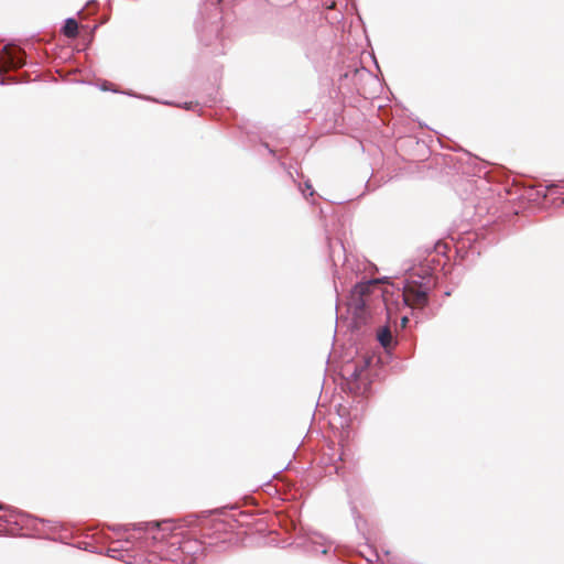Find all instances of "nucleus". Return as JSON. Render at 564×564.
Instances as JSON below:
<instances>
[{"mask_svg":"<svg viewBox=\"0 0 564 564\" xmlns=\"http://www.w3.org/2000/svg\"><path fill=\"white\" fill-rule=\"evenodd\" d=\"M432 288L431 281L420 282L416 280L406 281L402 296L405 305L412 308H423L429 302V292Z\"/></svg>","mask_w":564,"mask_h":564,"instance_id":"obj_1","label":"nucleus"},{"mask_svg":"<svg viewBox=\"0 0 564 564\" xmlns=\"http://www.w3.org/2000/svg\"><path fill=\"white\" fill-rule=\"evenodd\" d=\"M371 284L372 283L359 284L355 288L349 302V311L351 314H358V310H361V313L368 312L367 296L369 295Z\"/></svg>","mask_w":564,"mask_h":564,"instance_id":"obj_2","label":"nucleus"},{"mask_svg":"<svg viewBox=\"0 0 564 564\" xmlns=\"http://www.w3.org/2000/svg\"><path fill=\"white\" fill-rule=\"evenodd\" d=\"M0 59L3 63L4 70L19 68L24 64L23 52L20 50H6Z\"/></svg>","mask_w":564,"mask_h":564,"instance_id":"obj_3","label":"nucleus"},{"mask_svg":"<svg viewBox=\"0 0 564 564\" xmlns=\"http://www.w3.org/2000/svg\"><path fill=\"white\" fill-rule=\"evenodd\" d=\"M63 34L69 39H75L78 34V23L75 19H67L63 26Z\"/></svg>","mask_w":564,"mask_h":564,"instance_id":"obj_4","label":"nucleus"},{"mask_svg":"<svg viewBox=\"0 0 564 564\" xmlns=\"http://www.w3.org/2000/svg\"><path fill=\"white\" fill-rule=\"evenodd\" d=\"M378 340L383 347H389L392 341V334L389 327H383L378 333Z\"/></svg>","mask_w":564,"mask_h":564,"instance_id":"obj_5","label":"nucleus"},{"mask_svg":"<svg viewBox=\"0 0 564 564\" xmlns=\"http://www.w3.org/2000/svg\"><path fill=\"white\" fill-rule=\"evenodd\" d=\"M352 316H354V319H355V324L358 326L360 324L366 323L367 317H368V312L367 313H361V310H358V314H352Z\"/></svg>","mask_w":564,"mask_h":564,"instance_id":"obj_6","label":"nucleus"},{"mask_svg":"<svg viewBox=\"0 0 564 564\" xmlns=\"http://www.w3.org/2000/svg\"><path fill=\"white\" fill-rule=\"evenodd\" d=\"M357 377H358L357 369H355L354 372L351 373V378L357 379Z\"/></svg>","mask_w":564,"mask_h":564,"instance_id":"obj_7","label":"nucleus"},{"mask_svg":"<svg viewBox=\"0 0 564 564\" xmlns=\"http://www.w3.org/2000/svg\"><path fill=\"white\" fill-rule=\"evenodd\" d=\"M406 323H408V317H403L402 318V326H405Z\"/></svg>","mask_w":564,"mask_h":564,"instance_id":"obj_8","label":"nucleus"}]
</instances>
